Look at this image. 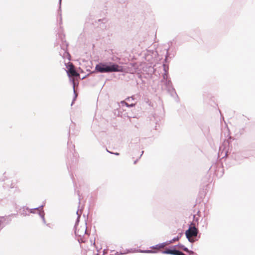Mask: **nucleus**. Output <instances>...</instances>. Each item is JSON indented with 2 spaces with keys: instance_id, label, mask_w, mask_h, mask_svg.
I'll return each instance as SVG.
<instances>
[{
  "instance_id": "1",
  "label": "nucleus",
  "mask_w": 255,
  "mask_h": 255,
  "mask_svg": "<svg viewBox=\"0 0 255 255\" xmlns=\"http://www.w3.org/2000/svg\"><path fill=\"white\" fill-rule=\"evenodd\" d=\"M75 233L79 243L86 242L89 236L87 233V226L86 224H77L75 226Z\"/></svg>"
},
{
  "instance_id": "4",
  "label": "nucleus",
  "mask_w": 255,
  "mask_h": 255,
  "mask_svg": "<svg viewBox=\"0 0 255 255\" xmlns=\"http://www.w3.org/2000/svg\"><path fill=\"white\" fill-rule=\"evenodd\" d=\"M163 253L166 254H171L173 255H185L181 252L175 250H166L163 252Z\"/></svg>"
},
{
  "instance_id": "8",
  "label": "nucleus",
  "mask_w": 255,
  "mask_h": 255,
  "mask_svg": "<svg viewBox=\"0 0 255 255\" xmlns=\"http://www.w3.org/2000/svg\"><path fill=\"white\" fill-rule=\"evenodd\" d=\"M143 253H153V252L151 251H144V252H142Z\"/></svg>"
},
{
  "instance_id": "2",
  "label": "nucleus",
  "mask_w": 255,
  "mask_h": 255,
  "mask_svg": "<svg viewBox=\"0 0 255 255\" xmlns=\"http://www.w3.org/2000/svg\"><path fill=\"white\" fill-rule=\"evenodd\" d=\"M96 69L101 73L123 72V68L122 66L115 64L109 66L104 64H100L96 66Z\"/></svg>"
},
{
  "instance_id": "5",
  "label": "nucleus",
  "mask_w": 255,
  "mask_h": 255,
  "mask_svg": "<svg viewBox=\"0 0 255 255\" xmlns=\"http://www.w3.org/2000/svg\"><path fill=\"white\" fill-rule=\"evenodd\" d=\"M69 66L68 72L71 76H77L79 75V74L75 70L74 66L72 64H70Z\"/></svg>"
},
{
  "instance_id": "7",
  "label": "nucleus",
  "mask_w": 255,
  "mask_h": 255,
  "mask_svg": "<svg viewBox=\"0 0 255 255\" xmlns=\"http://www.w3.org/2000/svg\"><path fill=\"white\" fill-rule=\"evenodd\" d=\"M182 250H183V251H185V252H189L188 249L187 248H186V247H182Z\"/></svg>"
},
{
  "instance_id": "3",
  "label": "nucleus",
  "mask_w": 255,
  "mask_h": 255,
  "mask_svg": "<svg viewBox=\"0 0 255 255\" xmlns=\"http://www.w3.org/2000/svg\"><path fill=\"white\" fill-rule=\"evenodd\" d=\"M198 232V229L194 225L192 224L188 230L186 231L185 235L189 241L193 243L195 241L194 238L197 237Z\"/></svg>"
},
{
  "instance_id": "9",
  "label": "nucleus",
  "mask_w": 255,
  "mask_h": 255,
  "mask_svg": "<svg viewBox=\"0 0 255 255\" xmlns=\"http://www.w3.org/2000/svg\"><path fill=\"white\" fill-rule=\"evenodd\" d=\"M177 240H178V238H177V239H174V241Z\"/></svg>"
},
{
  "instance_id": "6",
  "label": "nucleus",
  "mask_w": 255,
  "mask_h": 255,
  "mask_svg": "<svg viewBox=\"0 0 255 255\" xmlns=\"http://www.w3.org/2000/svg\"><path fill=\"white\" fill-rule=\"evenodd\" d=\"M165 246V244L163 243V244L157 245L155 247H152V249L159 250L160 249L164 248Z\"/></svg>"
}]
</instances>
